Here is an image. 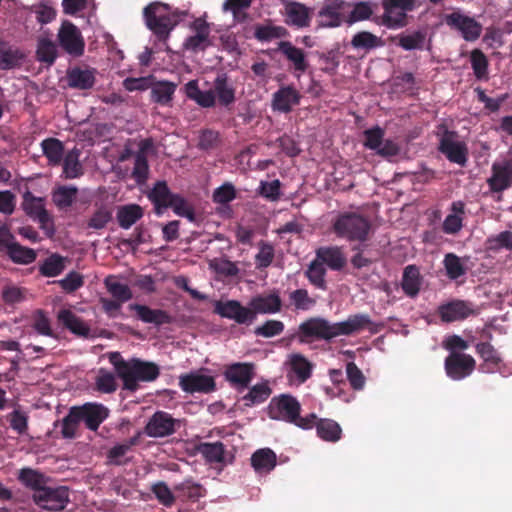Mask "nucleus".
Wrapping results in <instances>:
<instances>
[{"instance_id": "obj_1", "label": "nucleus", "mask_w": 512, "mask_h": 512, "mask_svg": "<svg viewBox=\"0 0 512 512\" xmlns=\"http://www.w3.org/2000/svg\"><path fill=\"white\" fill-rule=\"evenodd\" d=\"M108 360L122 380L123 389L131 392L138 390L139 382H153L160 375V368L156 363L139 358L125 360L117 351L108 353Z\"/></svg>"}, {"instance_id": "obj_2", "label": "nucleus", "mask_w": 512, "mask_h": 512, "mask_svg": "<svg viewBox=\"0 0 512 512\" xmlns=\"http://www.w3.org/2000/svg\"><path fill=\"white\" fill-rule=\"evenodd\" d=\"M301 404L290 394H280L273 397L267 406V415L272 420L284 421L303 430L314 428L316 414L301 416Z\"/></svg>"}, {"instance_id": "obj_3", "label": "nucleus", "mask_w": 512, "mask_h": 512, "mask_svg": "<svg viewBox=\"0 0 512 512\" xmlns=\"http://www.w3.org/2000/svg\"><path fill=\"white\" fill-rule=\"evenodd\" d=\"M372 224L369 218L356 211L339 212L331 221L332 232L349 242H365L369 239Z\"/></svg>"}, {"instance_id": "obj_4", "label": "nucleus", "mask_w": 512, "mask_h": 512, "mask_svg": "<svg viewBox=\"0 0 512 512\" xmlns=\"http://www.w3.org/2000/svg\"><path fill=\"white\" fill-rule=\"evenodd\" d=\"M186 15L187 11H170L169 5L161 2L150 3L143 11L147 27L160 41H166L173 28Z\"/></svg>"}, {"instance_id": "obj_5", "label": "nucleus", "mask_w": 512, "mask_h": 512, "mask_svg": "<svg viewBox=\"0 0 512 512\" xmlns=\"http://www.w3.org/2000/svg\"><path fill=\"white\" fill-rule=\"evenodd\" d=\"M296 337L303 344L321 340L330 342L337 337L335 323L323 317H310L299 325Z\"/></svg>"}, {"instance_id": "obj_6", "label": "nucleus", "mask_w": 512, "mask_h": 512, "mask_svg": "<svg viewBox=\"0 0 512 512\" xmlns=\"http://www.w3.org/2000/svg\"><path fill=\"white\" fill-rule=\"evenodd\" d=\"M33 502L41 509L59 512L63 511L70 502L69 489L66 486H45L39 492L32 494Z\"/></svg>"}, {"instance_id": "obj_7", "label": "nucleus", "mask_w": 512, "mask_h": 512, "mask_svg": "<svg viewBox=\"0 0 512 512\" xmlns=\"http://www.w3.org/2000/svg\"><path fill=\"white\" fill-rule=\"evenodd\" d=\"M416 0H383L384 13L382 23L389 29H398L407 25V13L414 10Z\"/></svg>"}, {"instance_id": "obj_8", "label": "nucleus", "mask_w": 512, "mask_h": 512, "mask_svg": "<svg viewBox=\"0 0 512 512\" xmlns=\"http://www.w3.org/2000/svg\"><path fill=\"white\" fill-rule=\"evenodd\" d=\"M336 336H351L367 329L371 334L379 333L383 328V323L373 322L368 314L357 313L349 315L341 322L335 323Z\"/></svg>"}, {"instance_id": "obj_9", "label": "nucleus", "mask_w": 512, "mask_h": 512, "mask_svg": "<svg viewBox=\"0 0 512 512\" xmlns=\"http://www.w3.org/2000/svg\"><path fill=\"white\" fill-rule=\"evenodd\" d=\"M214 313L239 325L248 326L255 321V311L243 306L238 300L215 301Z\"/></svg>"}, {"instance_id": "obj_10", "label": "nucleus", "mask_w": 512, "mask_h": 512, "mask_svg": "<svg viewBox=\"0 0 512 512\" xmlns=\"http://www.w3.org/2000/svg\"><path fill=\"white\" fill-rule=\"evenodd\" d=\"M479 311L470 301L454 299L441 304L437 309V314L444 323L463 321L470 316L478 315Z\"/></svg>"}, {"instance_id": "obj_11", "label": "nucleus", "mask_w": 512, "mask_h": 512, "mask_svg": "<svg viewBox=\"0 0 512 512\" xmlns=\"http://www.w3.org/2000/svg\"><path fill=\"white\" fill-rule=\"evenodd\" d=\"M475 366V359L471 355L461 352H451L444 362L447 376L455 381L462 380L471 375Z\"/></svg>"}, {"instance_id": "obj_12", "label": "nucleus", "mask_w": 512, "mask_h": 512, "mask_svg": "<svg viewBox=\"0 0 512 512\" xmlns=\"http://www.w3.org/2000/svg\"><path fill=\"white\" fill-rule=\"evenodd\" d=\"M58 42L62 49L72 56L84 53L85 42L80 30L70 21H64L58 31Z\"/></svg>"}, {"instance_id": "obj_13", "label": "nucleus", "mask_w": 512, "mask_h": 512, "mask_svg": "<svg viewBox=\"0 0 512 512\" xmlns=\"http://www.w3.org/2000/svg\"><path fill=\"white\" fill-rule=\"evenodd\" d=\"M22 207L31 219L40 224L42 229H51L53 231V220L45 209L44 199L42 197H36L30 191H26L23 194Z\"/></svg>"}, {"instance_id": "obj_14", "label": "nucleus", "mask_w": 512, "mask_h": 512, "mask_svg": "<svg viewBox=\"0 0 512 512\" xmlns=\"http://www.w3.org/2000/svg\"><path fill=\"white\" fill-rule=\"evenodd\" d=\"M74 408L80 422H84L86 428L91 431H97L109 416V409L101 403L88 402Z\"/></svg>"}, {"instance_id": "obj_15", "label": "nucleus", "mask_w": 512, "mask_h": 512, "mask_svg": "<svg viewBox=\"0 0 512 512\" xmlns=\"http://www.w3.org/2000/svg\"><path fill=\"white\" fill-rule=\"evenodd\" d=\"M445 21L452 29L459 31L466 41L473 42L481 35L482 25L474 18L460 12L446 15Z\"/></svg>"}, {"instance_id": "obj_16", "label": "nucleus", "mask_w": 512, "mask_h": 512, "mask_svg": "<svg viewBox=\"0 0 512 512\" xmlns=\"http://www.w3.org/2000/svg\"><path fill=\"white\" fill-rule=\"evenodd\" d=\"M456 137V132L445 130L438 149L450 162L463 166L467 162V148L464 143L455 141Z\"/></svg>"}, {"instance_id": "obj_17", "label": "nucleus", "mask_w": 512, "mask_h": 512, "mask_svg": "<svg viewBox=\"0 0 512 512\" xmlns=\"http://www.w3.org/2000/svg\"><path fill=\"white\" fill-rule=\"evenodd\" d=\"M190 29L194 35L187 37L183 43L184 49L191 52L204 51L211 45L210 41V25L205 19L196 18L191 24Z\"/></svg>"}, {"instance_id": "obj_18", "label": "nucleus", "mask_w": 512, "mask_h": 512, "mask_svg": "<svg viewBox=\"0 0 512 512\" xmlns=\"http://www.w3.org/2000/svg\"><path fill=\"white\" fill-rule=\"evenodd\" d=\"M179 386L186 393H210L216 388L215 380L212 376L191 372L182 374L179 377Z\"/></svg>"}, {"instance_id": "obj_19", "label": "nucleus", "mask_w": 512, "mask_h": 512, "mask_svg": "<svg viewBox=\"0 0 512 512\" xmlns=\"http://www.w3.org/2000/svg\"><path fill=\"white\" fill-rule=\"evenodd\" d=\"M255 365L248 362H238L229 365L224 373L225 379L237 390L248 388L254 377Z\"/></svg>"}, {"instance_id": "obj_20", "label": "nucleus", "mask_w": 512, "mask_h": 512, "mask_svg": "<svg viewBox=\"0 0 512 512\" xmlns=\"http://www.w3.org/2000/svg\"><path fill=\"white\" fill-rule=\"evenodd\" d=\"M491 170L492 175L487 179L491 192L500 193L512 185V161L495 162Z\"/></svg>"}, {"instance_id": "obj_21", "label": "nucleus", "mask_w": 512, "mask_h": 512, "mask_svg": "<svg viewBox=\"0 0 512 512\" xmlns=\"http://www.w3.org/2000/svg\"><path fill=\"white\" fill-rule=\"evenodd\" d=\"M276 51H279L289 62L295 72L305 73L309 68L307 54L304 49L296 47L290 41H280Z\"/></svg>"}, {"instance_id": "obj_22", "label": "nucleus", "mask_w": 512, "mask_h": 512, "mask_svg": "<svg viewBox=\"0 0 512 512\" xmlns=\"http://www.w3.org/2000/svg\"><path fill=\"white\" fill-rule=\"evenodd\" d=\"M175 432V420L163 411H157L145 426V433L150 437H165Z\"/></svg>"}, {"instance_id": "obj_23", "label": "nucleus", "mask_w": 512, "mask_h": 512, "mask_svg": "<svg viewBox=\"0 0 512 512\" xmlns=\"http://www.w3.org/2000/svg\"><path fill=\"white\" fill-rule=\"evenodd\" d=\"M301 95L292 85L278 89L272 97V109L281 113H289L300 103Z\"/></svg>"}, {"instance_id": "obj_24", "label": "nucleus", "mask_w": 512, "mask_h": 512, "mask_svg": "<svg viewBox=\"0 0 512 512\" xmlns=\"http://www.w3.org/2000/svg\"><path fill=\"white\" fill-rule=\"evenodd\" d=\"M315 254V258L322 265L327 266L333 271L342 270L347 263L343 248L340 246H322L315 251Z\"/></svg>"}, {"instance_id": "obj_25", "label": "nucleus", "mask_w": 512, "mask_h": 512, "mask_svg": "<svg viewBox=\"0 0 512 512\" xmlns=\"http://www.w3.org/2000/svg\"><path fill=\"white\" fill-rule=\"evenodd\" d=\"M68 86L77 90H89L96 82L95 69H82L74 67L67 71Z\"/></svg>"}, {"instance_id": "obj_26", "label": "nucleus", "mask_w": 512, "mask_h": 512, "mask_svg": "<svg viewBox=\"0 0 512 512\" xmlns=\"http://www.w3.org/2000/svg\"><path fill=\"white\" fill-rule=\"evenodd\" d=\"M250 307L251 310L255 311V316L257 313L274 314L281 311L282 300L279 293L274 290L268 295H258L253 297L250 301Z\"/></svg>"}, {"instance_id": "obj_27", "label": "nucleus", "mask_w": 512, "mask_h": 512, "mask_svg": "<svg viewBox=\"0 0 512 512\" xmlns=\"http://www.w3.org/2000/svg\"><path fill=\"white\" fill-rule=\"evenodd\" d=\"M130 309L135 311L137 317L144 323L161 326L172 322V317L165 310L152 309L142 304H131Z\"/></svg>"}, {"instance_id": "obj_28", "label": "nucleus", "mask_w": 512, "mask_h": 512, "mask_svg": "<svg viewBox=\"0 0 512 512\" xmlns=\"http://www.w3.org/2000/svg\"><path fill=\"white\" fill-rule=\"evenodd\" d=\"M422 280L419 268L414 264L407 265L403 270L401 280V288L404 294L410 298L417 297L421 289Z\"/></svg>"}, {"instance_id": "obj_29", "label": "nucleus", "mask_w": 512, "mask_h": 512, "mask_svg": "<svg viewBox=\"0 0 512 512\" xmlns=\"http://www.w3.org/2000/svg\"><path fill=\"white\" fill-rule=\"evenodd\" d=\"M451 213L446 216L442 224V230L449 235L457 234L463 227L465 215V203L463 201H454L450 207Z\"/></svg>"}, {"instance_id": "obj_30", "label": "nucleus", "mask_w": 512, "mask_h": 512, "mask_svg": "<svg viewBox=\"0 0 512 512\" xmlns=\"http://www.w3.org/2000/svg\"><path fill=\"white\" fill-rule=\"evenodd\" d=\"M276 464V453L270 448L258 449L251 456V466L258 474L270 473Z\"/></svg>"}, {"instance_id": "obj_31", "label": "nucleus", "mask_w": 512, "mask_h": 512, "mask_svg": "<svg viewBox=\"0 0 512 512\" xmlns=\"http://www.w3.org/2000/svg\"><path fill=\"white\" fill-rule=\"evenodd\" d=\"M314 427L317 436L326 442L335 443L342 437V428L338 422L329 418H318L316 416Z\"/></svg>"}, {"instance_id": "obj_32", "label": "nucleus", "mask_w": 512, "mask_h": 512, "mask_svg": "<svg viewBox=\"0 0 512 512\" xmlns=\"http://www.w3.org/2000/svg\"><path fill=\"white\" fill-rule=\"evenodd\" d=\"M215 98L222 106H229L235 102V88L229 81L227 74H218L213 83Z\"/></svg>"}, {"instance_id": "obj_33", "label": "nucleus", "mask_w": 512, "mask_h": 512, "mask_svg": "<svg viewBox=\"0 0 512 512\" xmlns=\"http://www.w3.org/2000/svg\"><path fill=\"white\" fill-rule=\"evenodd\" d=\"M151 146V140L145 139L140 143V150L135 154L132 177L138 184L146 182L149 173L148 160L145 154L146 149Z\"/></svg>"}, {"instance_id": "obj_34", "label": "nucleus", "mask_w": 512, "mask_h": 512, "mask_svg": "<svg viewBox=\"0 0 512 512\" xmlns=\"http://www.w3.org/2000/svg\"><path fill=\"white\" fill-rule=\"evenodd\" d=\"M144 216L143 208L138 204L119 206L116 219L122 229H129Z\"/></svg>"}, {"instance_id": "obj_35", "label": "nucleus", "mask_w": 512, "mask_h": 512, "mask_svg": "<svg viewBox=\"0 0 512 512\" xmlns=\"http://www.w3.org/2000/svg\"><path fill=\"white\" fill-rule=\"evenodd\" d=\"M59 322L73 334L81 337H88L90 327L71 310L64 309L58 313Z\"/></svg>"}, {"instance_id": "obj_36", "label": "nucleus", "mask_w": 512, "mask_h": 512, "mask_svg": "<svg viewBox=\"0 0 512 512\" xmlns=\"http://www.w3.org/2000/svg\"><path fill=\"white\" fill-rule=\"evenodd\" d=\"M173 490L178 499L192 502H196L200 498L205 497L207 493L206 489L201 484L195 483L191 479H187L175 485Z\"/></svg>"}, {"instance_id": "obj_37", "label": "nucleus", "mask_w": 512, "mask_h": 512, "mask_svg": "<svg viewBox=\"0 0 512 512\" xmlns=\"http://www.w3.org/2000/svg\"><path fill=\"white\" fill-rule=\"evenodd\" d=\"M344 2L334 1L326 4L318 14L319 25L322 27H337L342 22Z\"/></svg>"}, {"instance_id": "obj_38", "label": "nucleus", "mask_w": 512, "mask_h": 512, "mask_svg": "<svg viewBox=\"0 0 512 512\" xmlns=\"http://www.w3.org/2000/svg\"><path fill=\"white\" fill-rule=\"evenodd\" d=\"M288 364L290 371L299 383L306 382L312 376L313 364L304 355L300 353L291 354Z\"/></svg>"}, {"instance_id": "obj_39", "label": "nucleus", "mask_w": 512, "mask_h": 512, "mask_svg": "<svg viewBox=\"0 0 512 512\" xmlns=\"http://www.w3.org/2000/svg\"><path fill=\"white\" fill-rule=\"evenodd\" d=\"M272 394V388L267 380L253 385L242 397L245 406L253 407L264 403Z\"/></svg>"}, {"instance_id": "obj_40", "label": "nucleus", "mask_w": 512, "mask_h": 512, "mask_svg": "<svg viewBox=\"0 0 512 512\" xmlns=\"http://www.w3.org/2000/svg\"><path fill=\"white\" fill-rule=\"evenodd\" d=\"M174 196L165 181H158L152 188L149 199L154 204L156 213L160 214L163 208L169 207Z\"/></svg>"}, {"instance_id": "obj_41", "label": "nucleus", "mask_w": 512, "mask_h": 512, "mask_svg": "<svg viewBox=\"0 0 512 512\" xmlns=\"http://www.w3.org/2000/svg\"><path fill=\"white\" fill-rule=\"evenodd\" d=\"M286 23L297 27H306L309 25V14L305 5L297 2H287L285 4Z\"/></svg>"}, {"instance_id": "obj_42", "label": "nucleus", "mask_w": 512, "mask_h": 512, "mask_svg": "<svg viewBox=\"0 0 512 512\" xmlns=\"http://www.w3.org/2000/svg\"><path fill=\"white\" fill-rule=\"evenodd\" d=\"M18 480L27 488L37 493L46 486L48 478L38 470L32 468H22L18 475Z\"/></svg>"}, {"instance_id": "obj_43", "label": "nucleus", "mask_w": 512, "mask_h": 512, "mask_svg": "<svg viewBox=\"0 0 512 512\" xmlns=\"http://www.w3.org/2000/svg\"><path fill=\"white\" fill-rule=\"evenodd\" d=\"M41 148L50 165L57 166L62 162L64 145L59 139L46 138L41 142Z\"/></svg>"}, {"instance_id": "obj_44", "label": "nucleus", "mask_w": 512, "mask_h": 512, "mask_svg": "<svg viewBox=\"0 0 512 512\" xmlns=\"http://www.w3.org/2000/svg\"><path fill=\"white\" fill-rule=\"evenodd\" d=\"M186 94L188 98L194 100L198 105L204 108L213 107L216 103L214 91H212V89L207 91L200 90L195 80L189 81L186 84Z\"/></svg>"}, {"instance_id": "obj_45", "label": "nucleus", "mask_w": 512, "mask_h": 512, "mask_svg": "<svg viewBox=\"0 0 512 512\" xmlns=\"http://www.w3.org/2000/svg\"><path fill=\"white\" fill-rule=\"evenodd\" d=\"M197 451L205 458L208 463L225 462V446L222 442H203L198 444Z\"/></svg>"}, {"instance_id": "obj_46", "label": "nucleus", "mask_w": 512, "mask_h": 512, "mask_svg": "<svg viewBox=\"0 0 512 512\" xmlns=\"http://www.w3.org/2000/svg\"><path fill=\"white\" fill-rule=\"evenodd\" d=\"M326 273V267L315 258L310 262L304 274L311 285L321 290H327Z\"/></svg>"}, {"instance_id": "obj_47", "label": "nucleus", "mask_w": 512, "mask_h": 512, "mask_svg": "<svg viewBox=\"0 0 512 512\" xmlns=\"http://www.w3.org/2000/svg\"><path fill=\"white\" fill-rule=\"evenodd\" d=\"M24 54L18 49L5 43L0 44V69L10 70L21 64Z\"/></svg>"}, {"instance_id": "obj_48", "label": "nucleus", "mask_w": 512, "mask_h": 512, "mask_svg": "<svg viewBox=\"0 0 512 512\" xmlns=\"http://www.w3.org/2000/svg\"><path fill=\"white\" fill-rule=\"evenodd\" d=\"M80 155L81 151L77 148H73L62 159L65 178L74 179L83 174V167L79 160Z\"/></svg>"}, {"instance_id": "obj_49", "label": "nucleus", "mask_w": 512, "mask_h": 512, "mask_svg": "<svg viewBox=\"0 0 512 512\" xmlns=\"http://www.w3.org/2000/svg\"><path fill=\"white\" fill-rule=\"evenodd\" d=\"M288 300L287 308H292L293 310L307 311L316 304V300L303 288L289 292Z\"/></svg>"}, {"instance_id": "obj_50", "label": "nucleus", "mask_w": 512, "mask_h": 512, "mask_svg": "<svg viewBox=\"0 0 512 512\" xmlns=\"http://www.w3.org/2000/svg\"><path fill=\"white\" fill-rule=\"evenodd\" d=\"M6 254L14 263L24 265L34 262L37 256L33 249L20 245L15 238Z\"/></svg>"}, {"instance_id": "obj_51", "label": "nucleus", "mask_w": 512, "mask_h": 512, "mask_svg": "<svg viewBox=\"0 0 512 512\" xmlns=\"http://www.w3.org/2000/svg\"><path fill=\"white\" fill-rule=\"evenodd\" d=\"M351 45L355 49L369 51L377 47H382L384 42L380 37L371 32L360 31L352 37Z\"/></svg>"}, {"instance_id": "obj_52", "label": "nucleus", "mask_w": 512, "mask_h": 512, "mask_svg": "<svg viewBox=\"0 0 512 512\" xmlns=\"http://www.w3.org/2000/svg\"><path fill=\"white\" fill-rule=\"evenodd\" d=\"M78 189L74 186H59L52 193V200L59 209H66L74 203Z\"/></svg>"}, {"instance_id": "obj_53", "label": "nucleus", "mask_w": 512, "mask_h": 512, "mask_svg": "<svg viewBox=\"0 0 512 512\" xmlns=\"http://www.w3.org/2000/svg\"><path fill=\"white\" fill-rule=\"evenodd\" d=\"M176 85L171 82H158L151 88V99L160 105H168L173 98Z\"/></svg>"}, {"instance_id": "obj_54", "label": "nucleus", "mask_w": 512, "mask_h": 512, "mask_svg": "<svg viewBox=\"0 0 512 512\" xmlns=\"http://www.w3.org/2000/svg\"><path fill=\"white\" fill-rule=\"evenodd\" d=\"M443 265L446 271V276L451 280H456L464 276L467 272V268L461 258L454 253H447L444 256Z\"/></svg>"}, {"instance_id": "obj_55", "label": "nucleus", "mask_w": 512, "mask_h": 512, "mask_svg": "<svg viewBox=\"0 0 512 512\" xmlns=\"http://www.w3.org/2000/svg\"><path fill=\"white\" fill-rule=\"evenodd\" d=\"M288 35L289 32L285 27L275 25H258L254 33L255 38L261 42L285 38Z\"/></svg>"}, {"instance_id": "obj_56", "label": "nucleus", "mask_w": 512, "mask_h": 512, "mask_svg": "<svg viewBox=\"0 0 512 512\" xmlns=\"http://www.w3.org/2000/svg\"><path fill=\"white\" fill-rule=\"evenodd\" d=\"M105 287L112 297L122 303L129 301L132 297V291L127 284L115 281L114 276H108L104 281Z\"/></svg>"}, {"instance_id": "obj_57", "label": "nucleus", "mask_w": 512, "mask_h": 512, "mask_svg": "<svg viewBox=\"0 0 512 512\" xmlns=\"http://www.w3.org/2000/svg\"><path fill=\"white\" fill-rule=\"evenodd\" d=\"M64 269L65 258L58 254H52L46 258L39 268L41 275L45 277H56L61 274Z\"/></svg>"}, {"instance_id": "obj_58", "label": "nucleus", "mask_w": 512, "mask_h": 512, "mask_svg": "<svg viewBox=\"0 0 512 512\" xmlns=\"http://www.w3.org/2000/svg\"><path fill=\"white\" fill-rule=\"evenodd\" d=\"M471 67L474 75L478 80L488 78L489 61L486 55L480 49H474L470 54Z\"/></svg>"}, {"instance_id": "obj_59", "label": "nucleus", "mask_w": 512, "mask_h": 512, "mask_svg": "<svg viewBox=\"0 0 512 512\" xmlns=\"http://www.w3.org/2000/svg\"><path fill=\"white\" fill-rule=\"evenodd\" d=\"M96 390L100 393L111 394L117 390L118 384L114 373L101 368L95 379Z\"/></svg>"}, {"instance_id": "obj_60", "label": "nucleus", "mask_w": 512, "mask_h": 512, "mask_svg": "<svg viewBox=\"0 0 512 512\" xmlns=\"http://www.w3.org/2000/svg\"><path fill=\"white\" fill-rule=\"evenodd\" d=\"M112 220V209L107 205L99 206L87 221V228L93 230L104 229Z\"/></svg>"}, {"instance_id": "obj_61", "label": "nucleus", "mask_w": 512, "mask_h": 512, "mask_svg": "<svg viewBox=\"0 0 512 512\" xmlns=\"http://www.w3.org/2000/svg\"><path fill=\"white\" fill-rule=\"evenodd\" d=\"M36 55L38 61L48 65L53 64L57 58L56 44L47 38L40 39L38 41Z\"/></svg>"}, {"instance_id": "obj_62", "label": "nucleus", "mask_w": 512, "mask_h": 512, "mask_svg": "<svg viewBox=\"0 0 512 512\" xmlns=\"http://www.w3.org/2000/svg\"><path fill=\"white\" fill-rule=\"evenodd\" d=\"M259 251L255 255V265L257 269L268 268L275 257V250L271 243L261 240L258 243Z\"/></svg>"}, {"instance_id": "obj_63", "label": "nucleus", "mask_w": 512, "mask_h": 512, "mask_svg": "<svg viewBox=\"0 0 512 512\" xmlns=\"http://www.w3.org/2000/svg\"><path fill=\"white\" fill-rule=\"evenodd\" d=\"M74 406L69 409L68 414L60 422L61 436L64 439H73L76 437L77 430L80 424Z\"/></svg>"}, {"instance_id": "obj_64", "label": "nucleus", "mask_w": 512, "mask_h": 512, "mask_svg": "<svg viewBox=\"0 0 512 512\" xmlns=\"http://www.w3.org/2000/svg\"><path fill=\"white\" fill-rule=\"evenodd\" d=\"M426 40V33L423 31H414L407 35H400L398 45L404 50H422Z\"/></svg>"}]
</instances>
